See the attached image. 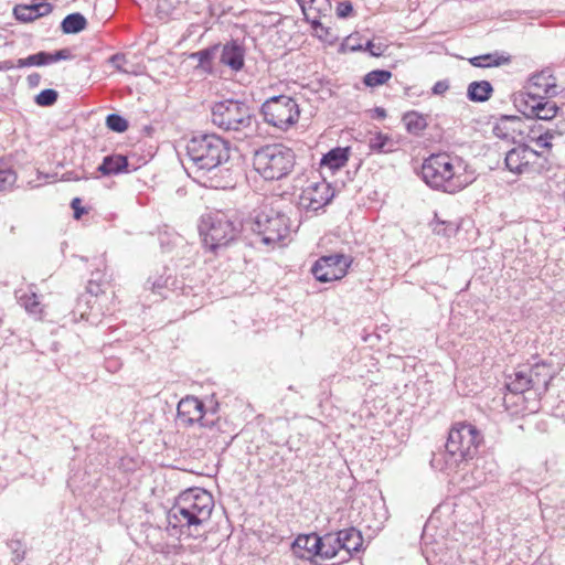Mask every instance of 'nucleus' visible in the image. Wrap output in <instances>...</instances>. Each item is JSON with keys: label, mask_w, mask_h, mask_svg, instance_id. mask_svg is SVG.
Returning <instances> with one entry per match:
<instances>
[{"label": "nucleus", "mask_w": 565, "mask_h": 565, "mask_svg": "<svg viewBox=\"0 0 565 565\" xmlns=\"http://www.w3.org/2000/svg\"><path fill=\"white\" fill-rule=\"evenodd\" d=\"M185 169L205 188L226 189L232 185L230 170L224 168L230 159V142L216 134L193 136L185 146Z\"/></svg>", "instance_id": "obj_1"}, {"label": "nucleus", "mask_w": 565, "mask_h": 565, "mask_svg": "<svg viewBox=\"0 0 565 565\" xmlns=\"http://www.w3.org/2000/svg\"><path fill=\"white\" fill-rule=\"evenodd\" d=\"M468 164L457 156L436 153L426 158L420 168L422 180L433 190L457 193L475 181Z\"/></svg>", "instance_id": "obj_2"}, {"label": "nucleus", "mask_w": 565, "mask_h": 565, "mask_svg": "<svg viewBox=\"0 0 565 565\" xmlns=\"http://www.w3.org/2000/svg\"><path fill=\"white\" fill-rule=\"evenodd\" d=\"M213 507V498L207 491L200 488L188 489L178 497L168 511V529L196 536L202 524L211 519Z\"/></svg>", "instance_id": "obj_3"}, {"label": "nucleus", "mask_w": 565, "mask_h": 565, "mask_svg": "<svg viewBox=\"0 0 565 565\" xmlns=\"http://www.w3.org/2000/svg\"><path fill=\"white\" fill-rule=\"evenodd\" d=\"M482 440L480 431L471 424L456 423L448 433L446 443L447 468H456L473 459Z\"/></svg>", "instance_id": "obj_4"}, {"label": "nucleus", "mask_w": 565, "mask_h": 565, "mask_svg": "<svg viewBox=\"0 0 565 565\" xmlns=\"http://www.w3.org/2000/svg\"><path fill=\"white\" fill-rule=\"evenodd\" d=\"M211 120L220 129L242 134L246 137L253 132L255 118L246 103L225 99L212 107Z\"/></svg>", "instance_id": "obj_5"}, {"label": "nucleus", "mask_w": 565, "mask_h": 565, "mask_svg": "<svg viewBox=\"0 0 565 565\" xmlns=\"http://www.w3.org/2000/svg\"><path fill=\"white\" fill-rule=\"evenodd\" d=\"M199 231L204 247L211 252H217L238 236L241 223L226 213L216 211L202 216Z\"/></svg>", "instance_id": "obj_6"}, {"label": "nucleus", "mask_w": 565, "mask_h": 565, "mask_svg": "<svg viewBox=\"0 0 565 565\" xmlns=\"http://www.w3.org/2000/svg\"><path fill=\"white\" fill-rule=\"evenodd\" d=\"M253 164L265 180H280L292 171L295 153L281 143L267 145L255 152Z\"/></svg>", "instance_id": "obj_7"}, {"label": "nucleus", "mask_w": 565, "mask_h": 565, "mask_svg": "<svg viewBox=\"0 0 565 565\" xmlns=\"http://www.w3.org/2000/svg\"><path fill=\"white\" fill-rule=\"evenodd\" d=\"M252 230L265 245H273L284 241L290 233L287 215L273 209L260 211L252 225Z\"/></svg>", "instance_id": "obj_8"}, {"label": "nucleus", "mask_w": 565, "mask_h": 565, "mask_svg": "<svg viewBox=\"0 0 565 565\" xmlns=\"http://www.w3.org/2000/svg\"><path fill=\"white\" fill-rule=\"evenodd\" d=\"M262 114L267 124L286 130L298 121L300 109L290 96L278 95L268 98L263 104Z\"/></svg>", "instance_id": "obj_9"}, {"label": "nucleus", "mask_w": 565, "mask_h": 565, "mask_svg": "<svg viewBox=\"0 0 565 565\" xmlns=\"http://www.w3.org/2000/svg\"><path fill=\"white\" fill-rule=\"evenodd\" d=\"M546 370L544 364H535L532 367H523L509 376L507 387L514 394H522L530 390L540 388L546 390L548 384L547 373H543Z\"/></svg>", "instance_id": "obj_10"}, {"label": "nucleus", "mask_w": 565, "mask_h": 565, "mask_svg": "<svg viewBox=\"0 0 565 565\" xmlns=\"http://www.w3.org/2000/svg\"><path fill=\"white\" fill-rule=\"evenodd\" d=\"M352 263L350 256L333 254L321 256L311 267V273L320 282H330L343 278Z\"/></svg>", "instance_id": "obj_11"}, {"label": "nucleus", "mask_w": 565, "mask_h": 565, "mask_svg": "<svg viewBox=\"0 0 565 565\" xmlns=\"http://www.w3.org/2000/svg\"><path fill=\"white\" fill-rule=\"evenodd\" d=\"M334 196V190L326 180L310 182L298 199V206L306 212L316 213L328 205Z\"/></svg>", "instance_id": "obj_12"}, {"label": "nucleus", "mask_w": 565, "mask_h": 565, "mask_svg": "<svg viewBox=\"0 0 565 565\" xmlns=\"http://www.w3.org/2000/svg\"><path fill=\"white\" fill-rule=\"evenodd\" d=\"M541 154L526 145H519L505 154V167L515 174L533 173L540 170L537 161Z\"/></svg>", "instance_id": "obj_13"}, {"label": "nucleus", "mask_w": 565, "mask_h": 565, "mask_svg": "<svg viewBox=\"0 0 565 565\" xmlns=\"http://www.w3.org/2000/svg\"><path fill=\"white\" fill-rule=\"evenodd\" d=\"M177 422L182 427H191L196 423L203 427L209 426L204 419V404L195 396L183 397L178 403Z\"/></svg>", "instance_id": "obj_14"}, {"label": "nucleus", "mask_w": 565, "mask_h": 565, "mask_svg": "<svg viewBox=\"0 0 565 565\" xmlns=\"http://www.w3.org/2000/svg\"><path fill=\"white\" fill-rule=\"evenodd\" d=\"M525 98L553 97L558 94L556 78L550 68L533 74L525 86Z\"/></svg>", "instance_id": "obj_15"}, {"label": "nucleus", "mask_w": 565, "mask_h": 565, "mask_svg": "<svg viewBox=\"0 0 565 565\" xmlns=\"http://www.w3.org/2000/svg\"><path fill=\"white\" fill-rule=\"evenodd\" d=\"M546 97L539 98H525L524 99V114L529 117H535L542 120H551L553 119L557 111L558 107L554 102L546 100Z\"/></svg>", "instance_id": "obj_16"}, {"label": "nucleus", "mask_w": 565, "mask_h": 565, "mask_svg": "<svg viewBox=\"0 0 565 565\" xmlns=\"http://www.w3.org/2000/svg\"><path fill=\"white\" fill-rule=\"evenodd\" d=\"M52 4L45 1H38L31 4L15 6L13 13L17 20L31 22L52 12Z\"/></svg>", "instance_id": "obj_17"}, {"label": "nucleus", "mask_w": 565, "mask_h": 565, "mask_svg": "<svg viewBox=\"0 0 565 565\" xmlns=\"http://www.w3.org/2000/svg\"><path fill=\"white\" fill-rule=\"evenodd\" d=\"M320 544V536L318 534H302L295 540L292 550L299 558L310 559L313 556H318Z\"/></svg>", "instance_id": "obj_18"}, {"label": "nucleus", "mask_w": 565, "mask_h": 565, "mask_svg": "<svg viewBox=\"0 0 565 565\" xmlns=\"http://www.w3.org/2000/svg\"><path fill=\"white\" fill-rule=\"evenodd\" d=\"M220 62L230 66L233 71H239L244 66V49L236 42L223 45Z\"/></svg>", "instance_id": "obj_19"}, {"label": "nucleus", "mask_w": 565, "mask_h": 565, "mask_svg": "<svg viewBox=\"0 0 565 565\" xmlns=\"http://www.w3.org/2000/svg\"><path fill=\"white\" fill-rule=\"evenodd\" d=\"M340 542L343 545V552L345 553L343 558L351 557L353 552H358L363 543L361 532L354 527H349L337 532Z\"/></svg>", "instance_id": "obj_20"}, {"label": "nucleus", "mask_w": 565, "mask_h": 565, "mask_svg": "<svg viewBox=\"0 0 565 565\" xmlns=\"http://www.w3.org/2000/svg\"><path fill=\"white\" fill-rule=\"evenodd\" d=\"M337 533H328L323 536H320V551L318 556L324 559H330L335 557L341 551H343V545L339 541Z\"/></svg>", "instance_id": "obj_21"}, {"label": "nucleus", "mask_w": 565, "mask_h": 565, "mask_svg": "<svg viewBox=\"0 0 565 565\" xmlns=\"http://www.w3.org/2000/svg\"><path fill=\"white\" fill-rule=\"evenodd\" d=\"M127 167L128 161L125 156L111 154L106 156L103 159V162L97 168V171L100 172L103 175H111L126 171Z\"/></svg>", "instance_id": "obj_22"}, {"label": "nucleus", "mask_w": 565, "mask_h": 565, "mask_svg": "<svg viewBox=\"0 0 565 565\" xmlns=\"http://www.w3.org/2000/svg\"><path fill=\"white\" fill-rule=\"evenodd\" d=\"M493 87L488 81L471 82L467 88V97L475 103H483L490 99Z\"/></svg>", "instance_id": "obj_23"}, {"label": "nucleus", "mask_w": 565, "mask_h": 565, "mask_svg": "<svg viewBox=\"0 0 565 565\" xmlns=\"http://www.w3.org/2000/svg\"><path fill=\"white\" fill-rule=\"evenodd\" d=\"M511 62L510 55H504L499 52L478 55L469 58V63L475 67H494L509 64Z\"/></svg>", "instance_id": "obj_24"}, {"label": "nucleus", "mask_w": 565, "mask_h": 565, "mask_svg": "<svg viewBox=\"0 0 565 565\" xmlns=\"http://www.w3.org/2000/svg\"><path fill=\"white\" fill-rule=\"evenodd\" d=\"M349 148H333L321 159V166L331 170H338L344 167L349 159Z\"/></svg>", "instance_id": "obj_25"}, {"label": "nucleus", "mask_w": 565, "mask_h": 565, "mask_svg": "<svg viewBox=\"0 0 565 565\" xmlns=\"http://www.w3.org/2000/svg\"><path fill=\"white\" fill-rule=\"evenodd\" d=\"M299 7L301 8V11L305 15V20H307L308 17H315L316 14L318 18L320 15H326L331 10V3L329 0H296Z\"/></svg>", "instance_id": "obj_26"}, {"label": "nucleus", "mask_w": 565, "mask_h": 565, "mask_svg": "<svg viewBox=\"0 0 565 565\" xmlns=\"http://www.w3.org/2000/svg\"><path fill=\"white\" fill-rule=\"evenodd\" d=\"M15 298L18 299L19 305L22 306L29 313L39 315L42 312L39 297L34 290H15Z\"/></svg>", "instance_id": "obj_27"}, {"label": "nucleus", "mask_w": 565, "mask_h": 565, "mask_svg": "<svg viewBox=\"0 0 565 565\" xmlns=\"http://www.w3.org/2000/svg\"><path fill=\"white\" fill-rule=\"evenodd\" d=\"M306 21L311 24L315 35L319 38L321 41H324L329 44H333L338 40V36L334 34L332 29L323 25L318 19L317 14L315 17L307 15Z\"/></svg>", "instance_id": "obj_28"}, {"label": "nucleus", "mask_w": 565, "mask_h": 565, "mask_svg": "<svg viewBox=\"0 0 565 565\" xmlns=\"http://www.w3.org/2000/svg\"><path fill=\"white\" fill-rule=\"evenodd\" d=\"M86 23V19L83 14L71 13L63 19L61 23V29L65 34H74L84 30Z\"/></svg>", "instance_id": "obj_29"}, {"label": "nucleus", "mask_w": 565, "mask_h": 565, "mask_svg": "<svg viewBox=\"0 0 565 565\" xmlns=\"http://www.w3.org/2000/svg\"><path fill=\"white\" fill-rule=\"evenodd\" d=\"M403 122L408 132L418 135L427 127L426 118L417 111H408L403 116Z\"/></svg>", "instance_id": "obj_30"}, {"label": "nucleus", "mask_w": 565, "mask_h": 565, "mask_svg": "<svg viewBox=\"0 0 565 565\" xmlns=\"http://www.w3.org/2000/svg\"><path fill=\"white\" fill-rule=\"evenodd\" d=\"M217 51L218 46L215 45L191 53L190 58L198 61V67L202 68L204 72L210 73L212 71V60L214 58Z\"/></svg>", "instance_id": "obj_31"}, {"label": "nucleus", "mask_w": 565, "mask_h": 565, "mask_svg": "<svg viewBox=\"0 0 565 565\" xmlns=\"http://www.w3.org/2000/svg\"><path fill=\"white\" fill-rule=\"evenodd\" d=\"M392 78V72L386 70H374L365 74L363 83L367 87H377Z\"/></svg>", "instance_id": "obj_32"}, {"label": "nucleus", "mask_w": 565, "mask_h": 565, "mask_svg": "<svg viewBox=\"0 0 565 565\" xmlns=\"http://www.w3.org/2000/svg\"><path fill=\"white\" fill-rule=\"evenodd\" d=\"M393 140L387 135L381 132L371 137L369 141V147L371 150L382 153L393 151Z\"/></svg>", "instance_id": "obj_33"}, {"label": "nucleus", "mask_w": 565, "mask_h": 565, "mask_svg": "<svg viewBox=\"0 0 565 565\" xmlns=\"http://www.w3.org/2000/svg\"><path fill=\"white\" fill-rule=\"evenodd\" d=\"M17 182V173L6 163L0 161V192L10 191Z\"/></svg>", "instance_id": "obj_34"}, {"label": "nucleus", "mask_w": 565, "mask_h": 565, "mask_svg": "<svg viewBox=\"0 0 565 565\" xmlns=\"http://www.w3.org/2000/svg\"><path fill=\"white\" fill-rule=\"evenodd\" d=\"M106 126L116 132H124L128 129V121L118 114H109L106 117Z\"/></svg>", "instance_id": "obj_35"}, {"label": "nucleus", "mask_w": 565, "mask_h": 565, "mask_svg": "<svg viewBox=\"0 0 565 565\" xmlns=\"http://www.w3.org/2000/svg\"><path fill=\"white\" fill-rule=\"evenodd\" d=\"M58 94L55 89L46 88L35 96V103L39 106L49 107L55 104Z\"/></svg>", "instance_id": "obj_36"}, {"label": "nucleus", "mask_w": 565, "mask_h": 565, "mask_svg": "<svg viewBox=\"0 0 565 565\" xmlns=\"http://www.w3.org/2000/svg\"><path fill=\"white\" fill-rule=\"evenodd\" d=\"M343 51L359 52L363 50L359 33L349 35L342 43Z\"/></svg>", "instance_id": "obj_37"}, {"label": "nucleus", "mask_w": 565, "mask_h": 565, "mask_svg": "<svg viewBox=\"0 0 565 565\" xmlns=\"http://www.w3.org/2000/svg\"><path fill=\"white\" fill-rule=\"evenodd\" d=\"M30 66H43L49 64V52H39L28 56Z\"/></svg>", "instance_id": "obj_38"}, {"label": "nucleus", "mask_w": 565, "mask_h": 565, "mask_svg": "<svg viewBox=\"0 0 565 565\" xmlns=\"http://www.w3.org/2000/svg\"><path fill=\"white\" fill-rule=\"evenodd\" d=\"M71 57V51L68 49H62L56 51L55 53H49V64L58 62L61 60H70Z\"/></svg>", "instance_id": "obj_39"}, {"label": "nucleus", "mask_w": 565, "mask_h": 565, "mask_svg": "<svg viewBox=\"0 0 565 565\" xmlns=\"http://www.w3.org/2000/svg\"><path fill=\"white\" fill-rule=\"evenodd\" d=\"M353 11V6L350 1H342L338 3L337 15L341 19L348 18Z\"/></svg>", "instance_id": "obj_40"}, {"label": "nucleus", "mask_w": 565, "mask_h": 565, "mask_svg": "<svg viewBox=\"0 0 565 565\" xmlns=\"http://www.w3.org/2000/svg\"><path fill=\"white\" fill-rule=\"evenodd\" d=\"M369 52L372 56H381L384 52L382 44H375L373 41L369 40L365 45H363V50Z\"/></svg>", "instance_id": "obj_41"}, {"label": "nucleus", "mask_w": 565, "mask_h": 565, "mask_svg": "<svg viewBox=\"0 0 565 565\" xmlns=\"http://www.w3.org/2000/svg\"><path fill=\"white\" fill-rule=\"evenodd\" d=\"M87 179H89V175L84 170L81 173L77 171H67L62 177V180L64 181H79Z\"/></svg>", "instance_id": "obj_42"}, {"label": "nucleus", "mask_w": 565, "mask_h": 565, "mask_svg": "<svg viewBox=\"0 0 565 565\" xmlns=\"http://www.w3.org/2000/svg\"><path fill=\"white\" fill-rule=\"evenodd\" d=\"M10 548L13 552V559L17 562H21L24 558V551L21 550V543L19 541L11 542Z\"/></svg>", "instance_id": "obj_43"}, {"label": "nucleus", "mask_w": 565, "mask_h": 565, "mask_svg": "<svg viewBox=\"0 0 565 565\" xmlns=\"http://www.w3.org/2000/svg\"><path fill=\"white\" fill-rule=\"evenodd\" d=\"M71 206L74 211V217L78 220L86 211L81 206V199L75 198L71 202Z\"/></svg>", "instance_id": "obj_44"}, {"label": "nucleus", "mask_w": 565, "mask_h": 565, "mask_svg": "<svg viewBox=\"0 0 565 565\" xmlns=\"http://www.w3.org/2000/svg\"><path fill=\"white\" fill-rule=\"evenodd\" d=\"M448 89H449L448 81H438L435 83L431 90H433V94H435V95H441L445 92H447Z\"/></svg>", "instance_id": "obj_45"}, {"label": "nucleus", "mask_w": 565, "mask_h": 565, "mask_svg": "<svg viewBox=\"0 0 565 565\" xmlns=\"http://www.w3.org/2000/svg\"><path fill=\"white\" fill-rule=\"evenodd\" d=\"M444 225H445V223L436 224L434 226V232L437 234L449 235L450 233H452L455 231L454 225L451 223H449L446 226H444Z\"/></svg>", "instance_id": "obj_46"}, {"label": "nucleus", "mask_w": 565, "mask_h": 565, "mask_svg": "<svg viewBox=\"0 0 565 565\" xmlns=\"http://www.w3.org/2000/svg\"><path fill=\"white\" fill-rule=\"evenodd\" d=\"M109 62L118 70L124 71L122 65L126 62L124 54H114L110 56Z\"/></svg>", "instance_id": "obj_47"}, {"label": "nucleus", "mask_w": 565, "mask_h": 565, "mask_svg": "<svg viewBox=\"0 0 565 565\" xmlns=\"http://www.w3.org/2000/svg\"><path fill=\"white\" fill-rule=\"evenodd\" d=\"M551 138H552L551 135L544 134V135H541L540 137H537L535 139V142L541 148H551L552 147V143L550 142Z\"/></svg>", "instance_id": "obj_48"}, {"label": "nucleus", "mask_w": 565, "mask_h": 565, "mask_svg": "<svg viewBox=\"0 0 565 565\" xmlns=\"http://www.w3.org/2000/svg\"><path fill=\"white\" fill-rule=\"evenodd\" d=\"M26 81L31 87H35L40 84L41 75L38 73H32L26 77Z\"/></svg>", "instance_id": "obj_49"}, {"label": "nucleus", "mask_w": 565, "mask_h": 565, "mask_svg": "<svg viewBox=\"0 0 565 565\" xmlns=\"http://www.w3.org/2000/svg\"><path fill=\"white\" fill-rule=\"evenodd\" d=\"M87 290H88V292H90V294H93L95 296H97L99 294V291H102L100 285L99 284H95L94 279H90L88 281Z\"/></svg>", "instance_id": "obj_50"}, {"label": "nucleus", "mask_w": 565, "mask_h": 565, "mask_svg": "<svg viewBox=\"0 0 565 565\" xmlns=\"http://www.w3.org/2000/svg\"><path fill=\"white\" fill-rule=\"evenodd\" d=\"M104 278H105V274L102 273L99 269L92 273V279L95 280V284H99L102 286L106 281Z\"/></svg>", "instance_id": "obj_51"}, {"label": "nucleus", "mask_w": 565, "mask_h": 565, "mask_svg": "<svg viewBox=\"0 0 565 565\" xmlns=\"http://www.w3.org/2000/svg\"><path fill=\"white\" fill-rule=\"evenodd\" d=\"M12 68H14V62H12V61H3L0 64L1 71H10Z\"/></svg>", "instance_id": "obj_52"}, {"label": "nucleus", "mask_w": 565, "mask_h": 565, "mask_svg": "<svg viewBox=\"0 0 565 565\" xmlns=\"http://www.w3.org/2000/svg\"><path fill=\"white\" fill-rule=\"evenodd\" d=\"M28 66H30L29 62H28V57L19 58V60H17V62H14V68H22V67H28Z\"/></svg>", "instance_id": "obj_53"}, {"label": "nucleus", "mask_w": 565, "mask_h": 565, "mask_svg": "<svg viewBox=\"0 0 565 565\" xmlns=\"http://www.w3.org/2000/svg\"><path fill=\"white\" fill-rule=\"evenodd\" d=\"M375 113H376V117H377V118L383 119V118H385V117H386V111H385V109H384V108L376 107V108H375Z\"/></svg>", "instance_id": "obj_54"}]
</instances>
